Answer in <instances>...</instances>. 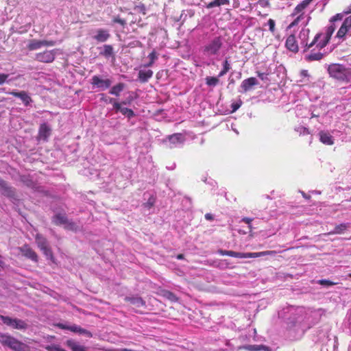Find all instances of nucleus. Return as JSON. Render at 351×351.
<instances>
[{
    "mask_svg": "<svg viewBox=\"0 0 351 351\" xmlns=\"http://www.w3.org/2000/svg\"><path fill=\"white\" fill-rule=\"evenodd\" d=\"M60 327L61 328H63V329H67L70 331H72V332H78L80 333V329H81V327L77 326V325H75V324H73L72 326H64L63 324H60Z\"/></svg>",
    "mask_w": 351,
    "mask_h": 351,
    "instance_id": "nucleus-31",
    "label": "nucleus"
},
{
    "mask_svg": "<svg viewBox=\"0 0 351 351\" xmlns=\"http://www.w3.org/2000/svg\"><path fill=\"white\" fill-rule=\"evenodd\" d=\"M113 104L114 108L116 110V112H121L122 109L121 103H119L114 99V101L112 103Z\"/></svg>",
    "mask_w": 351,
    "mask_h": 351,
    "instance_id": "nucleus-51",
    "label": "nucleus"
},
{
    "mask_svg": "<svg viewBox=\"0 0 351 351\" xmlns=\"http://www.w3.org/2000/svg\"><path fill=\"white\" fill-rule=\"evenodd\" d=\"M287 324L289 328H291L293 327H296L297 328H298L300 327V322L298 319L292 321L291 318H289Z\"/></svg>",
    "mask_w": 351,
    "mask_h": 351,
    "instance_id": "nucleus-36",
    "label": "nucleus"
},
{
    "mask_svg": "<svg viewBox=\"0 0 351 351\" xmlns=\"http://www.w3.org/2000/svg\"><path fill=\"white\" fill-rule=\"evenodd\" d=\"M300 76L302 77H308L309 75H308V71L307 70H304V69L300 71Z\"/></svg>",
    "mask_w": 351,
    "mask_h": 351,
    "instance_id": "nucleus-56",
    "label": "nucleus"
},
{
    "mask_svg": "<svg viewBox=\"0 0 351 351\" xmlns=\"http://www.w3.org/2000/svg\"><path fill=\"white\" fill-rule=\"evenodd\" d=\"M319 141L327 145H332L334 144L333 136L328 132L322 130L319 132Z\"/></svg>",
    "mask_w": 351,
    "mask_h": 351,
    "instance_id": "nucleus-13",
    "label": "nucleus"
},
{
    "mask_svg": "<svg viewBox=\"0 0 351 351\" xmlns=\"http://www.w3.org/2000/svg\"><path fill=\"white\" fill-rule=\"evenodd\" d=\"M343 16H344V14L343 13H338V14H335V16H333L330 19V22L334 23V22L337 21H341L343 19Z\"/></svg>",
    "mask_w": 351,
    "mask_h": 351,
    "instance_id": "nucleus-41",
    "label": "nucleus"
},
{
    "mask_svg": "<svg viewBox=\"0 0 351 351\" xmlns=\"http://www.w3.org/2000/svg\"><path fill=\"white\" fill-rule=\"evenodd\" d=\"M50 132L51 129L46 123H43L40 125L38 130V136L40 138L46 141L50 135Z\"/></svg>",
    "mask_w": 351,
    "mask_h": 351,
    "instance_id": "nucleus-16",
    "label": "nucleus"
},
{
    "mask_svg": "<svg viewBox=\"0 0 351 351\" xmlns=\"http://www.w3.org/2000/svg\"><path fill=\"white\" fill-rule=\"evenodd\" d=\"M219 6V0H213V1L206 4V7L207 8H212L213 7Z\"/></svg>",
    "mask_w": 351,
    "mask_h": 351,
    "instance_id": "nucleus-47",
    "label": "nucleus"
},
{
    "mask_svg": "<svg viewBox=\"0 0 351 351\" xmlns=\"http://www.w3.org/2000/svg\"><path fill=\"white\" fill-rule=\"evenodd\" d=\"M304 18V16L303 14H300V16H298L292 23H291L289 24V25L288 26V28H292L294 26H296L297 25H298L299 22L303 19Z\"/></svg>",
    "mask_w": 351,
    "mask_h": 351,
    "instance_id": "nucleus-38",
    "label": "nucleus"
},
{
    "mask_svg": "<svg viewBox=\"0 0 351 351\" xmlns=\"http://www.w3.org/2000/svg\"><path fill=\"white\" fill-rule=\"evenodd\" d=\"M218 82V79L215 77H210L206 78V83L209 86H215Z\"/></svg>",
    "mask_w": 351,
    "mask_h": 351,
    "instance_id": "nucleus-39",
    "label": "nucleus"
},
{
    "mask_svg": "<svg viewBox=\"0 0 351 351\" xmlns=\"http://www.w3.org/2000/svg\"><path fill=\"white\" fill-rule=\"evenodd\" d=\"M112 22L114 23H119L123 27L126 25V21L123 19H121L119 16L114 17Z\"/></svg>",
    "mask_w": 351,
    "mask_h": 351,
    "instance_id": "nucleus-40",
    "label": "nucleus"
},
{
    "mask_svg": "<svg viewBox=\"0 0 351 351\" xmlns=\"http://www.w3.org/2000/svg\"><path fill=\"white\" fill-rule=\"evenodd\" d=\"M318 283L321 285H324V286H326V287H329V286H332V285H334L335 283L329 280H326V279H322V280H319L318 281Z\"/></svg>",
    "mask_w": 351,
    "mask_h": 351,
    "instance_id": "nucleus-42",
    "label": "nucleus"
},
{
    "mask_svg": "<svg viewBox=\"0 0 351 351\" xmlns=\"http://www.w3.org/2000/svg\"><path fill=\"white\" fill-rule=\"evenodd\" d=\"M154 199H152V198H149L147 202L145 204L146 206L148 208H151L154 206Z\"/></svg>",
    "mask_w": 351,
    "mask_h": 351,
    "instance_id": "nucleus-59",
    "label": "nucleus"
},
{
    "mask_svg": "<svg viewBox=\"0 0 351 351\" xmlns=\"http://www.w3.org/2000/svg\"><path fill=\"white\" fill-rule=\"evenodd\" d=\"M258 77L261 79L263 81H267L268 80V77H267V74L265 73H261V72H258Z\"/></svg>",
    "mask_w": 351,
    "mask_h": 351,
    "instance_id": "nucleus-54",
    "label": "nucleus"
},
{
    "mask_svg": "<svg viewBox=\"0 0 351 351\" xmlns=\"http://www.w3.org/2000/svg\"><path fill=\"white\" fill-rule=\"evenodd\" d=\"M328 71L330 77L337 80L351 82V67H346L340 64L329 65Z\"/></svg>",
    "mask_w": 351,
    "mask_h": 351,
    "instance_id": "nucleus-2",
    "label": "nucleus"
},
{
    "mask_svg": "<svg viewBox=\"0 0 351 351\" xmlns=\"http://www.w3.org/2000/svg\"><path fill=\"white\" fill-rule=\"evenodd\" d=\"M19 250L26 258L34 262H38V255L28 245H24L19 247Z\"/></svg>",
    "mask_w": 351,
    "mask_h": 351,
    "instance_id": "nucleus-8",
    "label": "nucleus"
},
{
    "mask_svg": "<svg viewBox=\"0 0 351 351\" xmlns=\"http://www.w3.org/2000/svg\"><path fill=\"white\" fill-rule=\"evenodd\" d=\"M241 104H242V101L241 100H239L237 102L232 103L231 105V107H232L231 112H235L236 110H237L240 108Z\"/></svg>",
    "mask_w": 351,
    "mask_h": 351,
    "instance_id": "nucleus-44",
    "label": "nucleus"
},
{
    "mask_svg": "<svg viewBox=\"0 0 351 351\" xmlns=\"http://www.w3.org/2000/svg\"><path fill=\"white\" fill-rule=\"evenodd\" d=\"M230 64L228 62V60L226 59L223 63V69L221 71V76L226 74L227 72L229 71L230 69Z\"/></svg>",
    "mask_w": 351,
    "mask_h": 351,
    "instance_id": "nucleus-35",
    "label": "nucleus"
},
{
    "mask_svg": "<svg viewBox=\"0 0 351 351\" xmlns=\"http://www.w3.org/2000/svg\"><path fill=\"white\" fill-rule=\"evenodd\" d=\"M114 51H113V47L110 45H104V50L100 52V55L103 56L104 57H110L113 56Z\"/></svg>",
    "mask_w": 351,
    "mask_h": 351,
    "instance_id": "nucleus-27",
    "label": "nucleus"
},
{
    "mask_svg": "<svg viewBox=\"0 0 351 351\" xmlns=\"http://www.w3.org/2000/svg\"><path fill=\"white\" fill-rule=\"evenodd\" d=\"M10 95L14 97L20 98L25 106H27L32 101L31 97L24 90L16 92L12 91L10 93Z\"/></svg>",
    "mask_w": 351,
    "mask_h": 351,
    "instance_id": "nucleus-12",
    "label": "nucleus"
},
{
    "mask_svg": "<svg viewBox=\"0 0 351 351\" xmlns=\"http://www.w3.org/2000/svg\"><path fill=\"white\" fill-rule=\"evenodd\" d=\"M324 54L321 52H313V51L305 56V60L308 62L320 60L323 58Z\"/></svg>",
    "mask_w": 351,
    "mask_h": 351,
    "instance_id": "nucleus-23",
    "label": "nucleus"
},
{
    "mask_svg": "<svg viewBox=\"0 0 351 351\" xmlns=\"http://www.w3.org/2000/svg\"><path fill=\"white\" fill-rule=\"evenodd\" d=\"M348 228H350L349 223H343L339 225H337L334 230L328 232V234H342Z\"/></svg>",
    "mask_w": 351,
    "mask_h": 351,
    "instance_id": "nucleus-22",
    "label": "nucleus"
},
{
    "mask_svg": "<svg viewBox=\"0 0 351 351\" xmlns=\"http://www.w3.org/2000/svg\"><path fill=\"white\" fill-rule=\"evenodd\" d=\"M80 333L84 334V335H86L88 337H92V336H93L92 333L90 331H88L86 329H84L82 328H81Z\"/></svg>",
    "mask_w": 351,
    "mask_h": 351,
    "instance_id": "nucleus-55",
    "label": "nucleus"
},
{
    "mask_svg": "<svg viewBox=\"0 0 351 351\" xmlns=\"http://www.w3.org/2000/svg\"><path fill=\"white\" fill-rule=\"evenodd\" d=\"M349 30V27L342 24L339 29L338 30L336 36L339 38L344 39L346 34L348 33Z\"/></svg>",
    "mask_w": 351,
    "mask_h": 351,
    "instance_id": "nucleus-29",
    "label": "nucleus"
},
{
    "mask_svg": "<svg viewBox=\"0 0 351 351\" xmlns=\"http://www.w3.org/2000/svg\"><path fill=\"white\" fill-rule=\"evenodd\" d=\"M120 112H121L122 114L126 116L129 119L135 116L134 111L132 109L128 108H122Z\"/></svg>",
    "mask_w": 351,
    "mask_h": 351,
    "instance_id": "nucleus-33",
    "label": "nucleus"
},
{
    "mask_svg": "<svg viewBox=\"0 0 351 351\" xmlns=\"http://www.w3.org/2000/svg\"><path fill=\"white\" fill-rule=\"evenodd\" d=\"M162 295L170 300L171 302H177L178 300V298L177 296L172 293L171 291H167V290H163L162 291Z\"/></svg>",
    "mask_w": 351,
    "mask_h": 351,
    "instance_id": "nucleus-28",
    "label": "nucleus"
},
{
    "mask_svg": "<svg viewBox=\"0 0 351 351\" xmlns=\"http://www.w3.org/2000/svg\"><path fill=\"white\" fill-rule=\"evenodd\" d=\"M296 130L301 134L305 135L310 134L308 129L304 126L299 127Z\"/></svg>",
    "mask_w": 351,
    "mask_h": 351,
    "instance_id": "nucleus-46",
    "label": "nucleus"
},
{
    "mask_svg": "<svg viewBox=\"0 0 351 351\" xmlns=\"http://www.w3.org/2000/svg\"><path fill=\"white\" fill-rule=\"evenodd\" d=\"M148 58H149V62L147 64H144V67H150L152 66L154 62L158 59V54L154 50L152 51L148 56Z\"/></svg>",
    "mask_w": 351,
    "mask_h": 351,
    "instance_id": "nucleus-30",
    "label": "nucleus"
},
{
    "mask_svg": "<svg viewBox=\"0 0 351 351\" xmlns=\"http://www.w3.org/2000/svg\"><path fill=\"white\" fill-rule=\"evenodd\" d=\"M219 50V38H216L210 45L206 47L205 51L208 55L217 53Z\"/></svg>",
    "mask_w": 351,
    "mask_h": 351,
    "instance_id": "nucleus-15",
    "label": "nucleus"
},
{
    "mask_svg": "<svg viewBox=\"0 0 351 351\" xmlns=\"http://www.w3.org/2000/svg\"><path fill=\"white\" fill-rule=\"evenodd\" d=\"M276 254L275 251H264L261 252H237L221 250V255H228L237 258H258L266 255Z\"/></svg>",
    "mask_w": 351,
    "mask_h": 351,
    "instance_id": "nucleus-3",
    "label": "nucleus"
},
{
    "mask_svg": "<svg viewBox=\"0 0 351 351\" xmlns=\"http://www.w3.org/2000/svg\"><path fill=\"white\" fill-rule=\"evenodd\" d=\"M315 45V43L313 41H312L310 44H308V43H307V46H306V47H304V50H303V53L306 52V51H307V50H308L309 48L312 47H313V45Z\"/></svg>",
    "mask_w": 351,
    "mask_h": 351,
    "instance_id": "nucleus-57",
    "label": "nucleus"
},
{
    "mask_svg": "<svg viewBox=\"0 0 351 351\" xmlns=\"http://www.w3.org/2000/svg\"><path fill=\"white\" fill-rule=\"evenodd\" d=\"M56 52L55 50H46L40 53H38L35 56V59L37 61L50 63L52 62L55 59Z\"/></svg>",
    "mask_w": 351,
    "mask_h": 351,
    "instance_id": "nucleus-6",
    "label": "nucleus"
},
{
    "mask_svg": "<svg viewBox=\"0 0 351 351\" xmlns=\"http://www.w3.org/2000/svg\"><path fill=\"white\" fill-rule=\"evenodd\" d=\"M313 0H304L300 3H299L294 9V11L292 14L293 16H295L304 10L312 1Z\"/></svg>",
    "mask_w": 351,
    "mask_h": 351,
    "instance_id": "nucleus-24",
    "label": "nucleus"
},
{
    "mask_svg": "<svg viewBox=\"0 0 351 351\" xmlns=\"http://www.w3.org/2000/svg\"><path fill=\"white\" fill-rule=\"evenodd\" d=\"M241 73L240 72L239 73H232L228 80L230 81V83L228 86V87H229V86L231 84H234V77L235 78L237 79H239L241 77Z\"/></svg>",
    "mask_w": 351,
    "mask_h": 351,
    "instance_id": "nucleus-37",
    "label": "nucleus"
},
{
    "mask_svg": "<svg viewBox=\"0 0 351 351\" xmlns=\"http://www.w3.org/2000/svg\"><path fill=\"white\" fill-rule=\"evenodd\" d=\"M9 77L8 74L5 73H0V85L3 84L5 83Z\"/></svg>",
    "mask_w": 351,
    "mask_h": 351,
    "instance_id": "nucleus-49",
    "label": "nucleus"
},
{
    "mask_svg": "<svg viewBox=\"0 0 351 351\" xmlns=\"http://www.w3.org/2000/svg\"><path fill=\"white\" fill-rule=\"evenodd\" d=\"M64 228L72 231H76L77 230V226L75 222L68 220V222L64 225Z\"/></svg>",
    "mask_w": 351,
    "mask_h": 351,
    "instance_id": "nucleus-34",
    "label": "nucleus"
},
{
    "mask_svg": "<svg viewBox=\"0 0 351 351\" xmlns=\"http://www.w3.org/2000/svg\"><path fill=\"white\" fill-rule=\"evenodd\" d=\"M329 41L330 40L328 39H326L324 38V39L323 40H321L319 43H317V47L319 48V49H322L324 48L328 45Z\"/></svg>",
    "mask_w": 351,
    "mask_h": 351,
    "instance_id": "nucleus-43",
    "label": "nucleus"
},
{
    "mask_svg": "<svg viewBox=\"0 0 351 351\" xmlns=\"http://www.w3.org/2000/svg\"><path fill=\"white\" fill-rule=\"evenodd\" d=\"M181 136L180 134H175L173 136H170L169 139H172L173 138H176L177 140H179Z\"/></svg>",
    "mask_w": 351,
    "mask_h": 351,
    "instance_id": "nucleus-62",
    "label": "nucleus"
},
{
    "mask_svg": "<svg viewBox=\"0 0 351 351\" xmlns=\"http://www.w3.org/2000/svg\"><path fill=\"white\" fill-rule=\"evenodd\" d=\"M0 319L3 323L14 329L25 330L27 328V323L20 319L12 318L8 316L0 315Z\"/></svg>",
    "mask_w": 351,
    "mask_h": 351,
    "instance_id": "nucleus-4",
    "label": "nucleus"
},
{
    "mask_svg": "<svg viewBox=\"0 0 351 351\" xmlns=\"http://www.w3.org/2000/svg\"><path fill=\"white\" fill-rule=\"evenodd\" d=\"M125 300L130 302L132 304L137 308H141L145 306V302L140 297H126Z\"/></svg>",
    "mask_w": 351,
    "mask_h": 351,
    "instance_id": "nucleus-19",
    "label": "nucleus"
},
{
    "mask_svg": "<svg viewBox=\"0 0 351 351\" xmlns=\"http://www.w3.org/2000/svg\"><path fill=\"white\" fill-rule=\"evenodd\" d=\"M205 218L207 220H212L213 219V216L210 213H207V214L205 215Z\"/></svg>",
    "mask_w": 351,
    "mask_h": 351,
    "instance_id": "nucleus-63",
    "label": "nucleus"
},
{
    "mask_svg": "<svg viewBox=\"0 0 351 351\" xmlns=\"http://www.w3.org/2000/svg\"><path fill=\"white\" fill-rule=\"evenodd\" d=\"M344 25H346V27H349L350 29L351 28V15L346 17L343 23Z\"/></svg>",
    "mask_w": 351,
    "mask_h": 351,
    "instance_id": "nucleus-53",
    "label": "nucleus"
},
{
    "mask_svg": "<svg viewBox=\"0 0 351 351\" xmlns=\"http://www.w3.org/2000/svg\"><path fill=\"white\" fill-rule=\"evenodd\" d=\"M66 344L72 351H86L84 346L80 345L73 340H67Z\"/></svg>",
    "mask_w": 351,
    "mask_h": 351,
    "instance_id": "nucleus-21",
    "label": "nucleus"
},
{
    "mask_svg": "<svg viewBox=\"0 0 351 351\" xmlns=\"http://www.w3.org/2000/svg\"><path fill=\"white\" fill-rule=\"evenodd\" d=\"M52 221L56 226L65 225L68 222V218L65 214L58 213L53 217Z\"/></svg>",
    "mask_w": 351,
    "mask_h": 351,
    "instance_id": "nucleus-17",
    "label": "nucleus"
},
{
    "mask_svg": "<svg viewBox=\"0 0 351 351\" xmlns=\"http://www.w3.org/2000/svg\"><path fill=\"white\" fill-rule=\"evenodd\" d=\"M267 24L269 25V31L271 32L272 33L274 32L275 31V21L274 20L270 19L268 20L267 21Z\"/></svg>",
    "mask_w": 351,
    "mask_h": 351,
    "instance_id": "nucleus-50",
    "label": "nucleus"
},
{
    "mask_svg": "<svg viewBox=\"0 0 351 351\" xmlns=\"http://www.w3.org/2000/svg\"><path fill=\"white\" fill-rule=\"evenodd\" d=\"M110 37V34L108 29H98L96 30V34L93 36V39L98 43H104L107 41Z\"/></svg>",
    "mask_w": 351,
    "mask_h": 351,
    "instance_id": "nucleus-11",
    "label": "nucleus"
},
{
    "mask_svg": "<svg viewBox=\"0 0 351 351\" xmlns=\"http://www.w3.org/2000/svg\"><path fill=\"white\" fill-rule=\"evenodd\" d=\"M257 84H258V81L256 77H251L245 79L242 82L241 84V88L242 89L241 92L246 93L252 90V87Z\"/></svg>",
    "mask_w": 351,
    "mask_h": 351,
    "instance_id": "nucleus-10",
    "label": "nucleus"
},
{
    "mask_svg": "<svg viewBox=\"0 0 351 351\" xmlns=\"http://www.w3.org/2000/svg\"><path fill=\"white\" fill-rule=\"evenodd\" d=\"M285 46L289 51L296 53L298 51V45L293 34L288 36L286 40Z\"/></svg>",
    "mask_w": 351,
    "mask_h": 351,
    "instance_id": "nucleus-14",
    "label": "nucleus"
},
{
    "mask_svg": "<svg viewBox=\"0 0 351 351\" xmlns=\"http://www.w3.org/2000/svg\"><path fill=\"white\" fill-rule=\"evenodd\" d=\"M153 76V71L152 70H140L138 72V77L141 82L145 83L149 79Z\"/></svg>",
    "mask_w": 351,
    "mask_h": 351,
    "instance_id": "nucleus-18",
    "label": "nucleus"
},
{
    "mask_svg": "<svg viewBox=\"0 0 351 351\" xmlns=\"http://www.w3.org/2000/svg\"><path fill=\"white\" fill-rule=\"evenodd\" d=\"M342 13L344 14V15L346 14H350L351 13V5H350L347 10H344Z\"/></svg>",
    "mask_w": 351,
    "mask_h": 351,
    "instance_id": "nucleus-64",
    "label": "nucleus"
},
{
    "mask_svg": "<svg viewBox=\"0 0 351 351\" xmlns=\"http://www.w3.org/2000/svg\"><path fill=\"white\" fill-rule=\"evenodd\" d=\"M242 221L245 222L246 223L249 224V227L251 228V225H250V223L252 222V218H249V217H244L242 219Z\"/></svg>",
    "mask_w": 351,
    "mask_h": 351,
    "instance_id": "nucleus-60",
    "label": "nucleus"
},
{
    "mask_svg": "<svg viewBox=\"0 0 351 351\" xmlns=\"http://www.w3.org/2000/svg\"><path fill=\"white\" fill-rule=\"evenodd\" d=\"M0 343L14 351H29L28 345L19 341L8 333L0 332Z\"/></svg>",
    "mask_w": 351,
    "mask_h": 351,
    "instance_id": "nucleus-1",
    "label": "nucleus"
},
{
    "mask_svg": "<svg viewBox=\"0 0 351 351\" xmlns=\"http://www.w3.org/2000/svg\"><path fill=\"white\" fill-rule=\"evenodd\" d=\"M111 83H112V82L110 80H109V79L103 80V79H101L97 75L93 76V77L91 79V84L93 86H96L102 90H106V89L108 88L110 86Z\"/></svg>",
    "mask_w": 351,
    "mask_h": 351,
    "instance_id": "nucleus-7",
    "label": "nucleus"
},
{
    "mask_svg": "<svg viewBox=\"0 0 351 351\" xmlns=\"http://www.w3.org/2000/svg\"><path fill=\"white\" fill-rule=\"evenodd\" d=\"M0 192L2 195L12 197L15 195L14 189L8 185V184L0 178Z\"/></svg>",
    "mask_w": 351,
    "mask_h": 351,
    "instance_id": "nucleus-9",
    "label": "nucleus"
},
{
    "mask_svg": "<svg viewBox=\"0 0 351 351\" xmlns=\"http://www.w3.org/2000/svg\"><path fill=\"white\" fill-rule=\"evenodd\" d=\"M260 351H271V348L267 346L260 345Z\"/></svg>",
    "mask_w": 351,
    "mask_h": 351,
    "instance_id": "nucleus-58",
    "label": "nucleus"
},
{
    "mask_svg": "<svg viewBox=\"0 0 351 351\" xmlns=\"http://www.w3.org/2000/svg\"><path fill=\"white\" fill-rule=\"evenodd\" d=\"M322 33H318L316 34V36H315L314 39H313V42L316 44H317L318 42V40L319 39V38L322 36Z\"/></svg>",
    "mask_w": 351,
    "mask_h": 351,
    "instance_id": "nucleus-61",
    "label": "nucleus"
},
{
    "mask_svg": "<svg viewBox=\"0 0 351 351\" xmlns=\"http://www.w3.org/2000/svg\"><path fill=\"white\" fill-rule=\"evenodd\" d=\"M36 242L38 246V247L41 250L47 246H48L47 239L43 237L42 235L37 234L35 237Z\"/></svg>",
    "mask_w": 351,
    "mask_h": 351,
    "instance_id": "nucleus-26",
    "label": "nucleus"
},
{
    "mask_svg": "<svg viewBox=\"0 0 351 351\" xmlns=\"http://www.w3.org/2000/svg\"><path fill=\"white\" fill-rule=\"evenodd\" d=\"M101 101L105 102V103H112L114 101V99L113 98H111V97H108L107 96H106L104 94H101Z\"/></svg>",
    "mask_w": 351,
    "mask_h": 351,
    "instance_id": "nucleus-45",
    "label": "nucleus"
},
{
    "mask_svg": "<svg viewBox=\"0 0 351 351\" xmlns=\"http://www.w3.org/2000/svg\"><path fill=\"white\" fill-rule=\"evenodd\" d=\"M310 30L309 29L302 28L299 34V39L300 40V45L306 47L307 46V40L309 36Z\"/></svg>",
    "mask_w": 351,
    "mask_h": 351,
    "instance_id": "nucleus-20",
    "label": "nucleus"
},
{
    "mask_svg": "<svg viewBox=\"0 0 351 351\" xmlns=\"http://www.w3.org/2000/svg\"><path fill=\"white\" fill-rule=\"evenodd\" d=\"M124 87L125 84L123 83H119L112 87L109 91V93L115 96H119L121 92L124 89Z\"/></svg>",
    "mask_w": 351,
    "mask_h": 351,
    "instance_id": "nucleus-25",
    "label": "nucleus"
},
{
    "mask_svg": "<svg viewBox=\"0 0 351 351\" xmlns=\"http://www.w3.org/2000/svg\"><path fill=\"white\" fill-rule=\"evenodd\" d=\"M335 30V25L334 24H332V25H329L328 27H327V28L326 29V33H325V38L328 39L330 40Z\"/></svg>",
    "mask_w": 351,
    "mask_h": 351,
    "instance_id": "nucleus-32",
    "label": "nucleus"
},
{
    "mask_svg": "<svg viewBox=\"0 0 351 351\" xmlns=\"http://www.w3.org/2000/svg\"><path fill=\"white\" fill-rule=\"evenodd\" d=\"M55 45L56 41L54 40L32 39L29 41L27 48L29 51H34L42 47H52Z\"/></svg>",
    "mask_w": 351,
    "mask_h": 351,
    "instance_id": "nucleus-5",
    "label": "nucleus"
},
{
    "mask_svg": "<svg viewBox=\"0 0 351 351\" xmlns=\"http://www.w3.org/2000/svg\"><path fill=\"white\" fill-rule=\"evenodd\" d=\"M245 348L249 351H260V345H249Z\"/></svg>",
    "mask_w": 351,
    "mask_h": 351,
    "instance_id": "nucleus-48",
    "label": "nucleus"
},
{
    "mask_svg": "<svg viewBox=\"0 0 351 351\" xmlns=\"http://www.w3.org/2000/svg\"><path fill=\"white\" fill-rule=\"evenodd\" d=\"M40 250L43 251V253L46 256H53L52 252H51V249L49 248V246H47V247L43 248Z\"/></svg>",
    "mask_w": 351,
    "mask_h": 351,
    "instance_id": "nucleus-52",
    "label": "nucleus"
}]
</instances>
